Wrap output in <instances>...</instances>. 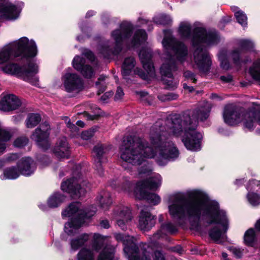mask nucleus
I'll use <instances>...</instances> for the list:
<instances>
[{
  "label": "nucleus",
  "mask_w": 260,
  "mask_h": 260,
  "mask_svg": "<svg viewBox=\"0 0 260 260\" xmlns=\"http://www.w3.org/2000/svg\"><path fill=\"white\" fill-rule=\"evenodd\" d=\"M78 260H94L93 251L86 247L82 248L77 254Z\"/></svg>",
  "instance_id": "nucleus-33"
},
{
  "label": "nucleus",
  "mask_w": 260,
  "mask_h": 260,
  "mask_svg": "<svg viewBox=\"0 0 260 260\" xmlns=\"http://www.w3.org/2000/svg\"><path fill=\"white\" fill-rule=\"evenodd\" d=\"M97 199L99 201L101 207L104 210H107L111 204V200L110 198L109 193L107 192L104 191L102 192L97 197Z\"/></svg>",
  "instance_id": "nucleus-34"
},
{
  "label": "nucleus",
  "mask_w": 260,
  "mask_h": 260,
  "mask_svg": "<svg viewBox=\"0 0 260 260\" xmlns=\"http://www.w3.org/2000/svg\"><path fill=\"white\" fill-rule=\"evenodd\" d=\"M257 124L260 125V105L250 110L244 118L245 127L250 131L255 128Z\"/></svg>",
  "instance_id": "nucleus-16"
},
{
  "label": "nucleus",
  "mask_w": 260,
  "mask_h": 260,
  "mask_svg": "<svg viewBox=\"0 0 260 260\" xmlns=\"http://www.w3.org/2000/svg\"><path fill=\"white\" fill-rule=\"evenodd\" d=\"M61 188L63 191L69 192L75 197H80L89 190L90 185L86 181L72 178L63 181Z\"/></svg>",
  "instance_id": "nucleus-10"
},
{
  "label": "nucleus",
  "mask_w": 260,
  "mask_h": 260,
  "mask_svg": "<svg viewBox=\"0 0 260 260\" xmlns=\"http://www.w3.org/2000/svg\"><path fill=\"white\" fill-rule=\"evenodd\" d=\"M81 73L83 76L86 78H91L95 74L94 70L90 66L85 65V67L81 71Z\"/></svg>",
  "instance_id": "nucleus-40"
},
{
  "label": "nucleus",
  "mask_w": 260,
  "mask_h": 260,
  "mask_svg": "<svg viewBox=\"0 0 260 260\" xmlns=\"http://www.w3.org/2000/svg\"><path fill=\"white\" fill-rule=\"evenodd\" d=\"M94 239L95 240V243L94 244V248L95 250H98L101 248V247L99 248L98 245L102 243V242L103 240V237L99 234H94L93 236Z\"/></svg>",
  "instance_id": "nucleus-48"
},
{
  "label": "nucleus",
  "mask_w": 260,
  "mask_h": 260,
  "mask_svg": "<svg viewBox=\"0 0 260 260\" xmlns=\"http://www.w3.org/2000/svg\"><path fill=\"white\" fill-rule=\"evenodd\" d=\"M135 196L137 199L147 200L150 204L154 206L159 204L161 201V198L157 194L148 193L146 191L145 189L136 188Z\"/></svg>",
  "instance_id": "nucleus-23"
},
{
  "label": "nucleus",
  "mask_w": 260,
  "mask_h": 260,
  "mask_svg": "<svg viewBox=\"0 0 260 260\" xmlns=\"http://www.w3.org/2000/svg\"><path fill=\"white\" fill-rule=\"evenodd\" d=\"M184 77L187 80H189L191 81L192 82L194 83L196 81L195 75L190 71H187L185 72L184 73Z\"/></svg>",
  "instance_id": "nucleus-51"
},
{
  "label": "nucleus",
  "mask_w": 260,
  "mask_h": 260,
  "mask_svg": "<svg viewBox=\"0 0 260 260\" xmlns=\"http://www.w3.org/2000/svg\"><path fill=\"white\" fill-rule=\"evenodd\" d=\"M28 142L27 138L23 137L17 138L14 142V145L17 147H22L26 145Z\"/></svg>",
  "instance_id": "nucleus-45"
},
{
  "label": "nucleus",
  "mask_w": 260,
  "mask_h": 260,
  "mask_svg": "<svg viewBox=\"0 0 260 260\" xmlns=\"http://www.w3.org/2000/svg\"><path fill=\"white\" fill-rule=\"evenodd\" d=\"M4 166V161L2 159H0V169Z\"/></svg>",
  "instance_id": "nucleus-64"
},
{
  "label": "nucleus",
  "mask_w": 260,
  "mask_h": 260,
  "mask_svg": "<svg viewBox=\"0 0 260 260\" xmlns=\"http://www.w3.org/2000/svg\"><path fill=\"white\" fill-rule=\"evenodd\" d=\"M79 202L71 204L62 212L63 217H74V218L64 225V232L69 235H74L83 223L85 218H88L94 214V212L83 214Z\"/></svg>",
  "instance_id": "nucleus-8"
},
{
  "label": "nucleus",
  "mask_w": 260,
  "mask_h": 260,
  "mask_svg": "<svg viewBox=\"0 0 260 260\" xmlns=\"http://www.w3.org/2000/svg\"><path fill=\"white\" fill-rule=\"evenodd\" d=\"M154 21L156 23L166 25L169 24L171 22L172 19L169 16L161 15L158 17L155 18Z\"/></svg>",
  "instance_id": "nucleus-41"
},
{
  "label": "nucleus",
  "mask_w": 260,
  "mask_h": 260,
  "mask_svg": "<svg viewBox=\"0 0 260 260\" xmlns=\"http://www.w3.org/2000/svg\"><path fill=\"white\" fill-rule=\"evenodd\" d=\"M255 228L257 230L260 231V219L255 223Z\"/></svg>",
  "instance_id": "nucleus-60"
},
{
  "label": "nucleus",
  "mask_w": 260,
  "mask_h": 260,
  "mask_svg": "<svg viewBox=\"0 0 260 260\" xmlns=\"http://www.w3.org/2000/svg\"><path fill=\"white\" fill-rule=\"evenodd\" d=\"M107 77L103 75L100 76L98 78V80L96 82V85L99 86L100 85H104L105 83V81L106 80Z\"/></svg>",
  "instance_id": "nucleus-55"
},
{
  "label": "nucleus",
  "mask_w": 260,
  "mask_h": 260,
  "mask_svg": "<svg viewBox=\"0 0 260 260\" xmlns=\"http://www.w3.org/2000/svg\"><path fill=\"white\" fill-rule=\"evenodd\" d=\"M190 23L188 21L181 22L178 32L183 39L190 40L193 46L196 48L193 53L194 66L203 73H207L212 64L211 57L203 46L217 44L220 40L219 36L215 31L207 32L201 25L197 26L191 34Z\"/></svg>",
  "instance_id": "nucleus-4"
},
{
  "label": "nucleus",
  "mask_w": 260,
  "mask_h": 260,
  "mask_svg": "<svg viewBox=\"0 0 260 260\" xmlns=\"http://www.w3.org/2000/svg\"><path fill=\"white\" fill-rule=\"evenodd\" d=\"M162 44L167 53L165 54L167 57H164V62L160 67V73L164 83L168 88L173 89L177 87L178 81L172 76V72L176 69V64L172 57L169 54V51H172L177 59L182 62L188 57L187 48L183 43L176 41L171 31L169 30H164Z\"/></svg>",
  "instance_id": "nucleus-5"
},
{
  "label": "nucleus",
  "mask_w": 260,
  "mask_h": 260,
  "mask_svg": "<svg viewBox=\"0 0 260 260\" xmlns=\"http://www.w3.org/2000/svg\"><path fill=\"white\" fill-rule=\"evenodd\" d=\"M250 110L242 113L240 110L233 105H227L225 107L223 112L224 121L226 124L233 125L242 121L244 124V118L246 113ZM243 125H244L243 124ZM245 127V126H244Z\"/></svg>",
  "instance_id": "nucleus-14"
},
{
  "label": "nucleus",
  "mask_w": 260,
  "mask_h": 260,
  "mask_svg": "<svg viewBox=\"0 0 260 260\" xmlns=\"http://www.w3.org/2000/svg\"><path fill=\"white\" fill-rule=\"evenodd\" d=\"M54 155L59 159L68 158L70 155V148L67 139L62 137L57 141L53 149Z\"/></svg>",
  "instance_id": "nucleus-22"
},
{
  "label": "nucleus",
  "mask_w": 260,
  "mask_h": 260,
  "mask_svg": "<svg viewBox=\"0 0 260 260\" xmlns=\"http://www.w3.org/2000/svg\"><path fill=\"white\" fill-rule=\"evenodd\" d=\"M245 180L244 178L237 179L234 181V183L237 186H240L242 185L244 182Z\"/></svg>",
  "instance_id": "nucleus-58"
},
{
  "label": "nucleus",
  "mask_w": 260,
  "mask_h": 260,
  "mask_svg": "<svg viewBox=\"0 0 260 260\" xmlns=\"http://www.w3.org/2000/svg\"><path fill=\"white\" fill-rule=\"evenodd\" d=\"M115 238L118 242H121L123 244V241H125L127 246L130 248L131 252L134 251V249H136L138 252V256L136 257L137 260H151V256L149 249L146 248V245H143L142 247L140 245L138 247L136 244V239L131 236H124L121 234H115ZM153 260H165L162 253L158 251L154 252L153 256Z\"/></svg>",
  "instance_id": "nucleus-9"
},
{
  "label": "nucleus",
  "mask_w": 260,
  "mask_h": 260,
  "mask_svg": "<svg viewBox=\"0 0 260 260\" xmlns=\"http://www.w3.org/2000/svg\"><path fill=\"white\" fill-rule=\"evenodd\" d=\"M133 29V26L131 22H122L119 28L111 32V39L113 42L100 46L99 53L104 58H109L111 55L118 54L121 49L122 42L130 36Z\"/></svg>",
  "instance_id": "nucleus-7"
},
{
  "label": "nucleus",
  "mask_w": 260,
  "mask_h": 260,
  "mask_svg": "<svg viewBox=\"0 0 260 260\" xmlns=\"http://www.w3.org/2000/svg\"><path fill=\"white\" fill-rule=\"evenodd\" d=\"M219 59L220 61V65L222 69L228 70L230 68V63L225 57V53L223 51L220 52L218 55Z\"/></svg>",
  "instance_id": "nucleus-43"
},
{
  "label": "nucleus",
  "mask_w": 260,
  "mask_h": 260,
  "mask_svg": "<svg viewBox=\"0 0 260 260\" xmlns=\"http://www.w3.org/2000/svg\"><path fill=\"white\" fill-rule=\"evenodd\" d=\"M21 9L8 0H0V19L14 21L18 18Z\"/></svg>",
  "instance_id": "nucleus-15"
},
{
  "label": "nucleus",
  "mask_w": 260,
  "mask_h": 260,
  "mask_svg": "<svg viewBox=\"0 0 260 260\" xmlns=\"http://www.w3.org/2000/svg\"><path fill=\"white\" fill-rule=\"evenodd\" d=\"M20 174H21L17 167L12 166L7 167L3 170L0 178L2 180H14L18 178Z\"/></svg>",
  "instance_id": "nucleus-26"
},
{
  "label": "nucleus",
  "mask_w": 260,
  "mask_h": 260,
  "mask_svg": "<svg viewBox=\"0 0 260 260\" xmlns=\"http://www.w3.org/2000/svg\"><path fill=\"white\" fill-rule=\"evenodd\" d=\"M178 95L176 94L170 93L165 94L159 95L158 98L162 102L170 101L177 99Z\"/></svg>",
  "instance_id": "nucleus-44"
},
{
  "label": "nucleus",
  "mask_w": 260,
  "mask_h": 260,
  "mask_svg": "<svg viewBox=\"0 0 260 260\" xmlns=\"http://www.w3.org/2000/svg\"><path fill=\"white\" fill-rule=\"evenodd\" d=\"M255 240V235L253 229H249L245 233L244 242L247 245H251Z\"/></svg>",
  "instance_id": "nucleus-37"
},
{
  "label": "nucleus",
  "mask_w": 260,
  "mask_h": 260,
  "mask_svg": "<svg viewBox=\"0 0 260 260\" xmlns=\"http://www.w3.org/2000/svg\"><path fill=\"white\" fill-rule=\"evenodd\" d=\"M117 224L122 230L126 229V224L131 220L132 216L128 210H123L115 215Z\"/></svg>",
  "instance_id": "nucleus-25"
},
{
  "label": "nucleus",
  "mask_w": 260,
  "mask_h": 260,
  "mask_svg": "<svg viewBox=\"0 0 260 260\" xmlns=\"http://www.w3.org/2000/svg\"><path fill=\"white\" fill-rule=\"evenodd\" d=\"M233 11L234 12L235 16L239 23L243 26L247 24V18L245 13L241 11L239 9L235 6L232 8Z\"/></svg>",
  "instance_id": "nucleus-36"
},
{
  "label": "nucleus",
  "mask_w": 260,
  "mask_h": 260,
  "mask_svg": "<svg viewBox=\"0 0 260 260\" xmlns=\"http://www.w3.org/2000/svg\"><path fill=\"white\" fill-rule=\"evenodd\" d=\"M89 239V235L87 234H84L77 238L72 239L70 243L72 249L74 250H77L80 247L84 245Z\"/></svg>",
  "instance_id": "nucleus-29"
},
{
  "label": "nucleus",
  "mask_w": 260,
  "mask_h": 260,
  "mask_svg": "<svg viewBox=\"0 0 260 260\" xmlns=\"http://www.w3.org/2000/svg\"><path fill=\"white\" fill-rule=\"evenodd\" d=\"M114 248L111 246L104 248L98 256L97 260H117L114 256Z\"/></svg>",
  "instance_id": "nucleus-27"
},
{
  "label": "nucleus",
  "mask_w": 260,
  "mask_h": 260,
  "mask_svg": "<svg viewBox=\"0 0 260 260\" xmlns=\"http://www.w3.org/2000/svg\"><path fill=\"white\" fill-rule=\"evenodd\" d=\"M186 200L181 193L171 195L168 200L169 213L172 218L178 220L185 216L199 220L203 218L209 224H215L210 232V238L217 243L226 239L229 221L226 212L219 209L218 203L211 200L204 191L191 190Z\"/></svg>",
  "instance_id": "nucleus-2"
},
{
  "label": "nucleus",
  "mask_w": 260,
  "mask_h": 260,
  "mask_svg": "<svg viewBox=\"0 0 260 260\" xmlns=\"http://www.w3.org/2000/svg\"><path fill=\"white\" fill-rule=\"evenodd\" d=\"M124 93L123 90L120 87H118L114 96V100L115 101L119 100L121 99Z\"/></svg>",
  "instance_id": "nucleus-53"
},
{
  "label": "nucleus",
  "mask_w": 260,
  "mask_h": 260,
  "mask_svg": "<svg viewBox=\"0 0 260 260\" xmlns=\"http://www.w3.org/2000/svg\"><path fill=\"white\" fill-rule=\"evenodd\" d=\"M20 156L17 153H11L6 155L5 158L2 159L4 161V165L5 164H11L18 159Z\"/></svg>",
  "instance_id": "nucleus-42"
},
{
  "label": "nucleus",
  "mask_w": 260,
  "mask_h": 260,
  "mask_svg": "<svg viewBox=\"0 0 260 260\" xmlns=\"http://www.w3.org/2000/svg\"><path fill=\"white\" fill-rule=\"evenodd\" d=\"M260 185V181L255 179L250 180L247 186L248 192L246 198L248 203L253 206L260 204V194L254 192L257 191V188Z\"/></svg>",
  "instance_id": "nucleus-18"
},
{
  "label": "nucleus",
  "mask_w": 260,
  "mask_h": 260,
  "mask_svg": "<svg viewBox=\"0 0 260 260\" xmlns=\"http://www.w3.org/2000/svg\"><path fill=\"white\" fill-rule=\"evenodd\" d=\"M152 167L149 164L147 163L141 166L138 169V175L140 178H148L152 173Z\"/></svg>",
  "instance_id": "nucleus-35"
},
{
  "label": "nucleus",
  "mask_w": 260,
  "mask_h": 260,
  "mask_svg": "<svg viewBox=\"0 0 260 260\" xmlns=\"http://www.w3.org/2000/svg\"><path fill=\"white\" fill-rule=\"evenodd\" d=\"M64 120L67 123V126L71 129L72 132L77 133L79 131V128L71 122L68 117H65Z\"/></svg>",
  "instance_id": "nucleus-50"
},
{
  "label": "nucleus",
  "mask_w": 260,
  "mask_h": 260,
  "mask_svg": "<svg viewBox=\"0 0 260 260\" xmlns=\"http://www.w3.org/2000/svg\"><path fill=\"white\" fill-rule=\"evenodd\" d=\"M50 127L47 122L41 123L31 135V139L44 149H47L50 146L48 138Z\"/></svg>",
  "instance_id": "nucleus-13"
},
{
  "label": "nucleus",
  "mask_w": 260,
  "mask_h": 260,
  "mask_svg": "<svg viewBox=\"0 0 260 260\" xmlns=\"http://www.w3.org/2000/svg\"><path fill=\"white\" fill-rule=\"evenodd\" d=\"M155 218L147 209L141 210L139 220V227L142 231H148L155 224Z\"/></svg>",
  "instance_id": "nucleus-20"
},
{
  "label": "nucleus",
  "mask_w": 260,
  "mask_h": 260,
  "mask_svg": "<svg viewBox=\"0 0 260 260\" xmlns=\"http://www.w3.org/2000/svg\"><path fill=\"white\" fill-rule=\"evenodd\" d=\"M152 51L150 48L143 49L139 53L140 58L143 68L147 74L141 71L138 68H135L136 61L132 57L126 58L122 66V75L124 78L127 79L129 76L138 74L144 79H148L149 77L155 76L154 68L151 62Z\"/></svg>",
  "instance_id": "nucleus-6"
},
{
  "label": "nucleus",
  "mask_w": 260,
  "mask_h": 260,
  "mask_svg": "<svg viewBox=\"0 0 260 260\" xmlns=\"http://www.w3.org/2000/svg\"><path fill=\"white\" fill-rule=\"evenodd\" d=\"M21 174L28 176L33 174L36 169V165L34 160L29 157L22 158L17 164Z\"/></svg>",
  "instance_id": "nucleus-21"
},
{
  "label": "nucleus",
  "mask_w": 260,
  "mask_h": 260,
  "mask_svg": "<svg viewBox=\"0 0 260 260\" xmlns=\"http://www.w3.org/2000/svg\"><path fill=\"white\" fill-rule=\"evenodd\" d=\"M139 21L141 22V23H146L147 22V20H146V19H144L143 18H139Z\"/></svg>",
  "instance_id": "nucleus-63"
},
{
  "label": "nucleus",
  "mask_w": 260,
  "mask_h": 260,
  "mask_svg": "<svg viewBox=\"0 0 260 260\" xmlns=\"http://www.w3.org/2000/svg\"><path fill=\"white\" fill-rule=\"evenodd\" d=\"M231 252L237 257H240L242 254V251L237 247H231L230 248Z\"/></svg>",
  "instance_id": "nucleus-52"
},
{
  "label": "nucleus",
  "mask_w": 260,
  "mask_h": 260,
  "mask_svg": "<svg viewBox=\"0 0 260 260\" xmlns=\"http://www.w3.org/2000/svg\"><path fill=\"white\" fill-rule=\"evenodd\" d=\"M161 184V177L157 173L153 174L146 180L137 183L136 188L139 189H155L158 188Z\"/></svg>",
  "instance_id": "nucleus-19"
},
{
  "label": "nucleus",
  "mask_w": 260,
  "mask_h": 260,
  "mask_svg": "<svg viewBox=\"0 0 260 260\" xmlns=\"http://www.w3.org/2000/svg\"><path fill=\"white\" fill-rule=\"evenodd\" d=\"M100 225L102 228L104 229H108L109 228V223L107 220H104L101 221Z\"/></svg>",
  "instance_id": "nucleus-59"
},
{
  "label": "nucleus",
  "mask_w": 260,
  "mask_h": 260,
  "mask_svg": "<svg viewBox=\"0 0 260 260\" xmlns=\"http://www.w3.org/2000/svg\"><path fill=\"white\" fill-rule=\"evenodd\" d=\"M94 14V12L93 11H88L86 15V17H90L91 16L93 15Z\"/></svg>",
  "instance_id": "nucleus-62"
},
{
  "label": "nucleus",
  "mask_w": 260,
  "mask_h": 260,
  "mask_svg": "<svg viewBox=\"0 0 260 260\" xmlns=\"http://www.w3.org/2000/svg\"><path fill=\"white\" fill-rule=\"evenodd\" d=\"M211 109V104L206 102L194 111L192 118L188 115L174 116L166 121L167 127L157 122L152 127L149 135L155 150L143 139H136L132 142L129 140L124 141L120 148L121 159L133 165H140L147 158H155L160 166L165 165L169 160H174L179 156V152L174 143L168 140V134L181 136L187 149L200 150L203 136L196 130L197 120L204 121L208 118Z\"/></svg>",
  "instance_id": "nucleus-1"
},
{
  "label": "nucleus",
  "mask_w": 260,
  "mask_h": 260,
  "mask_svg": "<svg viewBox=\"0 0 260 260\" xmlns=\"http://www.w3.org/2000/svg\"><path fill=\"white\" fill-rule=\"evenodd\" d=\"M249 72L252 78L260 83V58L253 62L249 68Z\"/></svg>",
  "instance_id": "nucleus-30"
},
{
  "label": "nucleus",
  "mask_w": 260,
  "mask_h": 260,
  "mask_svg": "<svg viewBox=\"0 0 260 260\" xmlns=\"http://www.w3.org/2000/svg\"><path fill=\"white\" fill-rule=\"evenodd\" d=\"M76 124L78 126H80L81 127H83L84 126V123L81 121V120H78L77 122H76Z\"/></svg>",
  "instance_id": "nucleus-61"
},
{
  "label": "nucleus",
  "mask_w": 260,
  "mask_h": 260,
  "mask_svg": "<svg viewBox=\"0 0 260 260\" xmlns=\"http://www.w3.org/2000/svg\"><path fill=\"white\" fill-rule=\"evenodd\" d=\"M123 251L127 257L128 260H137L136 257L138 256V252L136 250V249H134V251L131 252L130 248L127 246V243L125 242V241H123Z\"/></svg>",
  "instance_id": "nucleus-38"
},
{
  "label": "nucleus",
  "mask_w": 260,
  "mask_h": 260,
  "mask_svg": "<svg viewBox=\"0 0 260 260\" xmlns=\"http://www.w3.org/2000/svg\"><path fill=\"white\" fill-rule=\"evenodd\" d=\"M94 133V129H90L88 131H84L81 134V138L83 140H88L93 137Z\"/></svg>",
  "instance_id": "nucleus-47"
},
{
  "label": "nucleus",
  "mask_w": 260,
  "mask_h": 260,
  "mask_svg": "<svg viewBox=\"0 0 260 260\" xmlns=\"http://www.w3.org/2000/svg\"><path fill=\"white\" fill-rule=\"evenodd\" d=\"M113 93L112 92H107L105 93L101 98V101L103 103L107 102V100L112 96Z\"/></svg>",
  "instance_id": "nucleus-54"
},
{
  "label": "nucleus",
  "mask_w": 260,
  "mask_h": 260,
  "mask_svg": "<svg viewBox=\"0 0 260 260\" xmlns=\"http://www.w3.org/2000/svg\"><path fill=\"white\" fill-rule=\"evenodd\" d=\"M21 104L18 96L12 94H8L0 100V110L5 112L14 110L20 107Z\"/></svg>",
  "instance_id": "nucleus-17"
},
{
  "label": "nucleus",
  "mask_w": 260,
  "mask_h": 260,
  "mask_svg": "<svg viewBox=\"0 0 260 260\" xmlns=\"http://www.w3.org/2000/svg\"><path fill=\"white\" fill-rule=\"evenodd\" d=\"M37 53L36 42L27 37H22L0 50V70L8 74L16 75L32 85L38 86L39 78L37 74L39 67L36 62L31 61L23 67L11 62L13 56L34 57Z\"/></svg>",
  "instance_id": "nucleus-3"
},
{
  "label": "nucleus",
  "mask_w": 260,
  "mask_h": 260,
  "mask_svg": "<svg viewBox=\"0 0 260 260\" xmlns=\"http://www.w3.org/2000/svg\"><path fill=\"white\" fill-rule=\"evenodd\" d=\"M65 200V197L60 193L56 192L49 197L47 205L50 208H55L60 205Z\"/></svg>",
  "instance_id": "nucleus-28"
},
{
  "label": "nucleus",
  "mask_w": 260,
  "mask_h": 260,
  "mask_svg": "<svg viewBox=\"0 0 260 260\" xmlns=\"http://www.w3.org/2000/svg\"><path fill=\"white\" fill-rule=\"evenodd\" d=\"M147 35L144 30H138L137 31L132 40V44L134 46L140 45L147 40Z\"/></svg>",
  "instance_id": "nucleus-31"
},
{
  "label": "nucleus",
  "mask_w": 260,
  "mask_h": 260,
  "mask_svg": "<svg viewBox=\"0 0 260 260\" xmlns=\"http://www.w3.org/2000/svg\"><path fill=\"white\" fill-rule=\"evenodd\" d=\"M41 118L39 114L30 113L28 115L25 120L26 126L27 128H31L38 125L41 121Z\"/></svg>",
  "instance_id": "nucleus-32"
},
{
  "label": "nucleus",
  "mask_w": 260,
  "mask_h": 260,
  "mask_svg": "<svg viewBox=\"0 0 260 260\" xmlns=\"http://www.w3.org/2000/svg\"><path fill=\"white\" fill-rule=\"evenodd\" d=\"M132 186V183L129 181L126 180L122 184L121 190L126 192H129L131 191Z\"/></svg>",
  "instance_id": "nucleus-49"
},
{
  "label": "nucleus",
  "mask_w": 260,
  "mask_h": 260,
  "mask_svg": "<svg viewBox=\"0 0 260 260\" xmlns=\"http://www.w3.org/2000/svg\"><path fill=\"white\" fill-rule=\"evenodd\" d=\"M61 80L64 89L68 92L78 93L83 88L81 78L75 73H67Z\"/></svg>",
  "instance_id": "nucleus-12"
},
{
  "label": "nucleus",
  "mask_w": 260,
  "mask_h": 260,
  "mask_svg": "<svg viewBox=\"0 0 260 260\" xmlns=\"http://www.w3.org/2000/svg\"><path fill=\"white\" fill-rule=\"evenodd\" d=\"M83 54L91 61H93L94 59V56L90 51L87 50L83 53Z\"/></svg>",
  "instance_id": "nucleus-56"
},
{
  "label": "nucleus",
  "mask_w": 260,
  "mask_h": 260,
  "mask_svg": "<svg viewBox=\"0 0 260 260\" xmlns=\"http://www.w3.org/2000/svg\"><path fill=\"white\" fill-rule=\"evenodd\" d=\"M105 153V147L102 144L96 145L94 147L92 151L93 156L94 158L95 165L100 175L103 174V171L102 167V162H104L105 159L103 157Z\"/></svg>",
  "instance_id": "nucleus-24"
},
{
  "label": "nucleus",
  "mask_w": 260,
  "mask_h": 260,
  "mask_svg": "<svg viewBox=\"0 0 260 260\" xmlns=\"http://www.w3.org/2000/svg\"><path fill=\"white\" fill-rule=\"evenodd\" d=\"M240 48L233 50L230 55V58L233 63L236 66H240L242 62L246 63L250 60L248 59H243L245 51H255L254 44L249 40H242L240 41Z\"/></svg>",
  "instance_id": "nucleus-11"
},
{
  "label": "nucleus",
  "mask_w": 260,
  "mask_h": 260,
  "mask_svg": "<svg viewBox=\"0 0 260 260\" xmlns=\"http://www.w3.org/2000/svg\"><path fill=\"white\" fill-rule=\"evenodd\" d=\"M220 79L224 82H230L232 80V77L231 75L222 76L220 77Z\"/></svg>",
  "instance_id": "nucleus-57"
},
{
  "label": "nucleus",
  "mask_w": 260,
  "mask_h": 260,
  "mask_svg": "<svg viewBox=\"0 0 260 260\" xmlns=\"http://www.w3.org/2000/svg\"><path fill=\"white\" fill-rule=\"evenodd\" d=\"M161 230L164 232L172 233L176 231V229L173 224L168 222L162 225Z\"/></svg>",
  "instance_id": "nucleus-46"
},
{
  "label": "nucleus",
  "mask_w": 260,
  "mask_h": 260,
  "mask_svg": "<svg viewBox=\"0 0 260 260\" xmlns=\"http://www.w3.org/2000/svg\"><path fill=\"white\" fill-rule=\"evenodd\" d=\"M85 59L80 57L79 56H76L72 62L73 67L77 71H81L82 69L85 67Z\"/></svg>",
  "instance_id": "nucleus-39"
}]
</instances>
